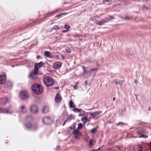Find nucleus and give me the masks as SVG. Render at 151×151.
<instances>
[{
    "instance_id": "338daca9",
    "label": "nucleus",
    "mask_w": 151,
    "mask_h": 151,
    "mask_svg": "<svg viewBox=\"0 0 151 151\" xmlns=\"http://www.w3.org/2000/svg\"><path fill=\"white\" fill-rule=\"evenodd\" d=\"M60 147V146H57L56 147H57V148H59Z\"/></svg>"
},
{
    "instance_id": "aec40b11",
    "label": "nucleus",
    "mask_w": 151,
    "mask_h": 151,
    "mask_svg": "<svg viewBox=\"0 0 151 151\" xmlns=\"http://www.w3.org/2000/svg\"><path fill=\"white\" fill-rule=\"evenodd\" d=\"M21 111L22 112L25 113L27 112V109L24 107V106H22L21 107Z\"/></svg>"
},
{
    "instance_id": "49530a36",
    "label": "nucleus",
    "mask_w": 151,
    "mask_h": 151,
    "mask_svg": "<svg viewBox=\"0 0 151 151\" xmlns=\"http://www.w3.org/2000/svg\"><path fill=\"white\" fill-rule=\"evenodd\" d=\"M87 84V81H85L84 82V85L86 86Z\"/></svg>"
},
{
    "instance_id": "c9c22d12",
    "label": "nucleus",
    "mask_w": 151,
    "mask_h": 151,
    "mask_svg": "<svg viewBox=\"0 0 151 151\" xmlns=\"http://www.w3.org/2000/svg\"><path fill=\"white\" fill-rule=\"evenodd\" d=\"M59 28L60 27L56 25H55L53 27V29H54L55 30L59 29Z\"/></svg>"
},
{
    "instance_id": "c85d7f7f",
    "label": "nucleus",
    "mask_w": 151,
    "mask_h": 151,
    "mask_svg": "<svg viewBox=\"0 0 151 151\" xmlns=\"http://www.w3.org/2000/svg\"><path fill=\"white\" fill-rule=\"evenodd\" d=\"M83 126L82 124L80 123L78 124V127L77 128L78 130H80L82 129L83 127Z\"/></svg>"
},
{
    "instance_id": "6e6d98bb",
    "label": "nucleus",
    "mask_w": 151,
    "mask_h": 151,
    "mask_svg": "<svg viewBox=\"0 0 151 151\" xmlns=\"http://www.w3.org/2000/svg\"><path fill=\"white\" fill-rule=\"evenodd\" d=\"M134 82L136 84H137L138 82L137 80L135 79L134 80Z\"/></svg>"
},
{
    "instance_id": "8fccbe9b",
    "label": "nucleus",
    "mask_w": 151,
    "mask_h": 151,
    "mask_svg": "<svg viewBox=\"0 0 151 151\" xmlns=\"http://www.w3.org/2000/svg\"><path fill=\"white\" fill-rule=\"evenodd\" d=\"M69 129H70L72 130L74 128L72 127V125L71 126L69 127Z\"/></svg>"
},
{
    "instance_id": "864d4df0",
    "label": "nucleus",
    "mask_w": 151,
    "mask_h": 151,
    "mask_svg": "<svg viewBox=\"0 0 151 151\" xmlns=\"http://www.w3.org/2000/svg\"><path fill=\"white\" fill-rule=\"evenodd\" d=\"M75 89H77V87H78V86L77 85H76V86H74L73 87Z\"/></svg>"
},
{
    "instance_id": "bf43d9fd",
    "label": "nucleus",
    "mask_w": 151,
    "mask_h": 151,
    "mask_svg": "<svg viewBox=\"0 0 151 151\" xmlns=\"http://www.w3.org/2000/svg\"><path fill=\"white\" fill-rule=\"evenodd\" d=\"M59 87H55V89H59Z\"/></svg>"
},
{
    "instance_id": "de8ad7c7",
    "label": "nucleus",
    "mask_w": 151,
    "mask_h": 151,
    "mask_svg": "<svg viewBox=\"0 0 151 151\" xmlns=\"http://www.w3.org/2000/svg\"><path fill=\"white\" fill-rule=\"evenodd\" d=\"M137 129V128L135 127L134 126L132 127L131 128H130V130H131V129H134V130H136V129Z\"/></svg>"
},
{
    "instance_id": "37998d69",
    "label": "nucleus",
    "mask_w": 151,
    "mask_h": 151,
    "mask_svg": "<svg viewBox=\"0 0 151 151\" xmlns=\"http://www.w3.org/2000/svg\"><path fill=\"white\" fill-rule=\"evenodd\" d=\"M33 26V25L32 24H29L27 25V27H26V28H28V27H29V26L30 27H31Z\"/></svg>"
},
{
    "instance_id": "0e129e2a",
    "label": "nucleus",
    "mask_w": 151,
    "mask_h": 151,
    "mask_svg": "<svg viewBox=\"0 0 151 151\" xmlns=\"http://www.w3.org/2000/svg\"><path fill=\"white\" fill-rule=\"evenodd\" d=\"M100 149H101V147H100L99 149L96 150V151L99 150Z\"/></svg>"
},
{
    "instance_id": "f257e3e1",
    "label": "nucleus",
    "mask_w": 151,
    "mask_h": 151,
    "mask_svg": "<svg viewBox=\"0 0 151 151\" xmlns=\"http://www.w3.org/2000/svg\"><path fill=\"white\" fill-rule=\"evenodd\" d=\"M44 64V62L43 63L42 61H41L39 63H35L34 69L29 73L28 77L32 80L36 79L37 78V76L38 73L39 69Z\"/></svg>"
},
{
    "instance_id": "393cba45",
    "label": "nucleus",
    "mask_w": 151,
    "mask_h": 151,
    "mask_svg": "<svg viewBox=\"0 0 151 151\" xmlns=\"http://www.w3.org/2000/svg\"><path fill=\"white\" fill-rule=\"evenodd\" d=\"M81 110V109H80L77 108H74L73 111L75 113L80 112Z\"/></svg>"
},
{
    "instance_id": "4be33fe9",
    "label": "nucleus",
    "mask_w": 151,
    "mask_h": 151,
    "mask_svg": "<svg viewBox=\"0 0 151 151\" xmlns=\"http://www.w3.org/2000/svg\"><path fill=\"white\" fill-rule=\"evenodd\" d=\"M75 105L73 102L72 101H70L69 102V107L70 108H74Z\"/></svg>"
},
{
    "instance_id": "4468645a",
    "label": "nucleus",
    "mask_w": 151,
    "mask_h": 151,
    "mask_svg": "<svg viewBox=\"0 0 151 151\" xmlns=\"http://www.w3.org/2000/svg\"><path fill=\"white\" fill-rule=\"evenodd\" d=\"M109 21V20H105L102 19L101 20L99 21L98 23H96V24L99 26H101L108 22Z\"/></svg>"
},
{
    "instance_id": "13d9d810",
    "label": "nucleus",
    "mask_w": 151,
    "mask_h": 151,
    "mask_svg": "<svg viewBox=\"0 0 151 151\" xmlns=\"http://www.w3.org/2000/svg\"><path fill=\"white\" fill-rule=\"evenodd\" d=\"M148 111H150L151 110V108L150 107H149L148 108Z\"/></svg>"
},
{
    "instance_id": "dca6fc26",
    "label": "nucleus",
    "mask_w": 151,
    "mask_h": 151,
    "mask_svg": "<svg viewBox=\"0 0 151 151\" xmlns=\"http://www.w3.org/2000/svg\"><path fill=\"white\" fill-rule=\"evenodd\" d=\"M8 99L6 98H4L1 99V103L2 105H4L8 103Z\"/></svg>"
},
{
    "instance_id": "ea45409f",
    "label": "nucleus",
    "mask_w": 151,
    "mask_h": 151,
    "mask_svg": "<svg viewBox=\"0 0 151 151\" xmlns=\"http://www.w3.org/2000/svg\"><path fill=\"white\" fill-rule=\"evenodd\" d=\"M148 9V7H147L145 5H144V6L143 8V10L145 11V10Z\"/></svg>"
},
{
    "instance_id": "a211bd4d",
    "label": "nucleus",
    "mask_w": 151,
    "mask_h": 151,
    "mask_svg": "<svg viewBox=\"0 0 151 151\" xmlns=\"http://www.w3.org/2000/svg\"><path fill=\"white\" fill-rule=\"evenodd\" d=\"M9 109L8 108L1 109V110H0V112L5 114L8 113H9Z\"/></svg>"
},
{
    "instance_id": "bb28decb",
    "label": "nucleus",
    "mask_w": 151,
    "mask_h": 151,
    "mask_svg": "<svg viewBox=\"0 0 151 151\" xmlns=\"http://www.w3.org/2000/svg\"><path fill=\"white\" fill-rule=\"evenodd\" d=\"M72 114H70L67 117V119L65 120L67 122H68L70 121L72 119Z\"/></svg>"
},
{
    "instance_id": "69168bd1",
    "label": "nucleus",
    "mask_w": 151,
    "mask_h": 151,
    "mask_svg": "<svg viewBox=\"0 0 151 151\" xmlns=\"http://www.w3.org/2000/svg\"><path fill=\"white\" fill-rule=\"evenodd\" d=\"M115 99H116L115 97H114V98H113V100L114 101V100H115Z\"/></svg>"
},
{
    "instance_id": "9b49d317",
    "label": "nucleus",
    "mask_w": 151,
    "mask_h": 151,
    "mask_svg": "<svg viewBox=\"0 0 151 151\" xmlns=\"http://www.w3.org/2000/svg\"><path fill=\"white\" fill-rule=\"evenodd\" d=\"M6 79V76L4 75L0 76V84H3L4 83Z\"/></svg>"
},
{
    "instance_id": "3c124183",
    "label": "nucleus",
    "mask_w": 151,
    "mask_h": 151,
    "mask_svg": "<svg viewBox=\"0 0 151 151\" xmlns=\"http://www.w3.org/2000/svg\"><path fill=\"white\" fill-rule=\"evenodd\" d=\"M55 12H56V11H54L53 12H51L50 13L48 14H50V15H51L52 14L54 13H55Z\"/></svg>"
},
{
    "instance_id": "58836bf2",
    "label": "nucleus",
    "mask_w": 151,
    "mask_h": 151,
    "mask_svg": "<svg viewBox=\"0 0 151 151\" xmlns=\"http://www.w3.org/2000/svg\"><path fill=\"white\" fill-rule=\"evenodd\" d=\"M70 28V26H68L67 24H65L64 25V28L67 29V30H68L69 28Z\"/></svg>"
},
{
    "instance_id": "4c0bfd02",
    "label": "nucleus",
    "mask_w": 151,
    "mask_h": 151,
    "mask_svg": "<svg viewBox=\"0 0 151 151\" xmlns=\"http://www.w3.org/2000/svg\"><path fill=\"white\" fill-rule=\"evenodd\" d=\"M66 51L69 53H70V52H71V50L70 49L69 47H67L66 48Z\"/></svg>"
},
{
    "instance_id": "c03bdc74",
    "label": "nucleus",
    "mask_w": 151,
    "mask_h": 151,
    "mask_svg": "<svg viewBox=\"0 0 151 151\" xmlns=\"http://www.w3.org/2000/svg\"><path fill=\"white\" fill-rule=\"evenodd\" d=\"M76 123L75 122H74L73 124L72 125V127L74 128V129H75V128L76 126Z\"/></svg>"
},
{
    "instance_id": "20e7f679",
    "label": "nucleus",
    "mask_w": 151,
    "mask_h": 151,
    "mask_svg": "<svg viewBox=\"0 0 151 151\" xmlns=\"http://www.w3.org/2000/svg\"><path fill=\"white\" fill-rule=\"evenodd\" d=\"M44 84L47 87L51 86L53 85L54 82L52 78L49 76L45 77L43 80Z\"/></svg>"
},
{
    "instance_id": "09e8293b",
    "label": "nucleus",
    "mask_w": 151,
    "mask_h": 151,
    "mask_svg": "<svg viewBox=\"0 0 151 151\" xmlns=\"http://www.w3.org/2000/svg\"><path fill=\"white\" fill-rule=\"evenodd\" d=\"M138 149V151H143L142 148L141 147H140Z\"/></svg>"
},
{
    "instance_id": "423d86ee",
    "label": "nucleus",
    "mask_w": 151,
    "mask_h": 151,
    "mask_svg": "<svg viewBox=\"0 0 151 151\" xmlns=\"http://www.w3.org/2000/svg\"><path fill=\"white\" fill-rule=\"evenodd\" d=\"M24 126L28 130L32 129L34 130H36L38 128V126L37 124H35L32 125L30 123H28L25 124Z\"/></svg>"
},
{
    "instance_id": "f3484780",
    "label": "nucleus",
    "mask_w": 151,
    "mask_h": 151,
    "mask_svg": "<svg viewBox=\"0 0 151 151\" xmlns=\"http://www.w3.org/2000/svg\"><path fill=\"white\" fill-rule=\"evenodd\" d=\"M44 55L46 57L52 58L53 57L50 55V52L48 51H45L44 53Z\"/></svg>"
},
{
    "instance_id": "e433bc0d",
    "label": "nucleus",
    "mask_w": 151,
    "mask_h": 151,
    "mask_svg": "<svg viewBox=\"0 0 151 151\" xmlns=\"http://www.w3.org/2000/svg\"><path fill=\"white\" fill-rule=\"evenodd\" d=\"M93 141L92 139H90L89 141V146L91 147L92 146L93 143Z\"/></svg>"
},
{
    "instance_id": "412c9836",
    "label": "nucleus",
    "mask_w": 151,
    "mask_h": 151,
    "mask_svg": "<svg viewBox=\"0 0 151 151\" xmlns=\"http://www.w3.org/2000/svg\"><path fill=\"white\" fill-rule=\"evenodd\" d=\"M121 18L126 20H132L133 19V18L132 17H129L128 16H126L125 17H121Z\"/></svg>"
},
{
    "instance_id": "603ef678",
    "label": "nucleus",
    "mask_w": 151,
    "mask_h": 151,
    "mask_svg": "<svg viewBox=\"0 0 151 151\" xmlns=\"http://www.w3.org/2000/svg\"><path fill=\"white\" fill-rule=\"evenodd\" d=\"M68 31V30H63L62 31V32H67Z\"/></svg>"
},
{
    "instance_id": "ddd939ff",
    "label": "nucleus",
    "mask_w": 151,
    "mask_h": 151,
    "mask_svg": "<svg viewBox=\"0 0 151 151\" xmlns=\"http://www.w3.org/2000/svg\"><path fill=\"white\" fill-rule=\"evenodd\" d=\"M61 66V63L60 62H56L53 65V68L54 69H58L60 68Z\"/></svg>"
},
{
    "instance_id": "a878e982",
    "label": "nucleus",
    "mask_w": 151,
    "mask_h": 151,
    "mask_svg": "<svg viewBox=\"0 0 151 151\" xmlns=\"http://www.w3.org/2000/svg\"><path fill=\"white\" fill-rule=\"evenodd\" d=\"M26 119L27 121H31L33 119L32 117L30 115L27 116H26Z\"/></svg>"
},
{
    "instance_id": "c756f323",
    "label": "nucleus",
    "mask_w": 151,
    "mask_h": 151,
    "mask_svg": "<svg viewBox=\"0 0 151 151\" xmlns=\"http://www.w3.org/2000/svg\"><path fill=\"white\" fill-rule=\"evenodd\" d=\"M98 127H96L92 129L91 131V133H95L97 131V130L98 129Z\"/></svg>"
},
{
    "instance_id": "39448f33",
    "label": "nucleus",
    "mask_w": 151,
    "mask_h": 151,
    "mask_svg": "<svg viewBox=\"0 0 151 151\" xmlns=\"http://www.w3.org/2000/svg\"><path fill=\"white\" fill-rule=\"evenodd\" d=\"M137 133L140 135L139 137V138L143 137L145 138H147L148 137V136L145 135V134H147L148 133L146 130L143 128H141L138 129L137 131Z\"/></svg>"
},
{
    "instance_id": "052dcab7",
    "label": "nucleus",
    "mask_w": 151,
    "mask_h": 151,
    "mask_svg": "<svg viewBox=\"0 0 151 151\" xmlns=\"http://www.w3.org/2000/svg\"><path fill=\"white\" fill-rule=\"evenodd\" d=\"M61 14H63V15H64L67 14V13H61Z\"/></svg>"
},
{
    "instance_id": "f8f14e48",
    "label": "nucleus",
    "mask_w": 151,
    "mask_h": 151,
    "mask_svg": "<svg viewBox=\"0 0 151 151\" xmlns=\"http://www.w3.org/2000/svg\"><path fill=\"white\" fill-rule=\"evenodd\" d=\"M4 86L5 87L9 88L12 87V84L10 81H8L5 82Z\"/></svg>"
},
{
    "instance_id": "4d7b16f0",
    "label": "nucleus",
    "mask_w": 151,
    "mask_h": 151,
    "mask_svg": "<svg viewBox=\"0 0 151 151\" xmlns=\"http://www.w3.org/2000/svg\"><path fill=\"white\" fill-rule=\"evenodd\" d=\"M67 122V121L65 120L64 121V122L63 124V126H64V125H65V123H66V122Z\"/></svg>"
},
{
    "instance_id": "f704fd0d",
    "label": "nucleus",
    "mask_w": 151,
    "mask_h": 151,
    "mask_svg": "<svg viewBox=\"0 0 151 151\" xmlns=\"http://www.w3.org/2000/svg\"><path fill=\"white\" fill-rule=\"evenodd\" d=\"M147 144L149 147V151H151V142H150L149 143H147Z\"/></svg>"
},
{
    "instance_id": "6ab92c4d",
    "label": "nucleus",
    "mask_w": 151,
    "mask_h": 151,
    "mask_svg": "<svg viewBox=\"0 0 151 151\" xmlns=\"http://www.w3.org/2000/svg\"><path fill=\"white\" fill-rule=\"evenodd\" d=\"M49 111L48 107L47 106L44 107L42 110V112L43 113L46 114Z\"/></svg>"
},
{
    "instance_id": "680f3d73",
    "label": "nucleus",
    "mask_w": 151,
    "mask_h": 151,
    "mask_svg": "<svg viewBox=\"0 0 151 151\" xmlns=\"http://www.w3.org/2000/svg\"><path fill=\"white\" fill-rule=\"evenodd\" d=\"M54 29H53V27H52L50 30V31L52 32Z\"/></svg>"
},
{
    "instance_id": "5701e85b",
    "label": "nucleus",
    "mask_w": 151,
    "mask_h": 151,
    "mask_svg": "<svg viewBox=\"0 0 151 151\" xmlns=\"http://www.w3.org/2000/svg\"><path fill=\"white\" fill-rule=\"evenodd\" d=\"M100 114L99 112H94V115L93 116V119H97L96 117L99 116V115Z\"/></svg>"
},
{
    "instance_id": "e2e57ef3",
    "label": "nucleus",
    "mask_w": 151,
    "mask_h": 151,
    "mask_svg": "<svg viewBox=\"0 0 151 151\" xmlns=\"http://www.w3.org/2000/svg\"><path fill=\"white\" fill-rule=\"evenodd\" d=\"M58 55H57L55 57V58H58Z\"/></svg>"
},
{
    "instance_id": "79ce46f5",
    "label": "nucleus",
    "mask_w": 151,
    "mask_h": 151,
    "mask_svg": "<svg viewBox=\"0 0 151 151\" xmlns=\"http://www.w3.org/2000/svg\"><path fill=\"white\" fill-rule=\"evenodd\" d=\"M112 0H104L103 2L104 3L107 2H111Z\"/></svg>"
},
{
    "instance_id": "5fc2aeb1",
    "label": "nucleus",
    "mask_w": 151,
    "mask_h": 151,
    "mask_svg": "<svg viewBox=\"0 0 151 151\" xmlns=\"http://www.w3.org/2000/svg\"><path fill=\"white\" fill-rule=\"evenodd\" d=\"M36 58L37 60H39L40 58V56L39 55H37V56Z\"/></svg>"
},
{
    "instance_id": "2eb2a0df",
    "label": "nucleus",
    "mask_w": 151,
    "mask_h": 151,
    "mask_svg": "<svg viewBox=\"0 0 151 151\" xmlns=\"http://www.w3.org/2000/svg\"><path fill=\"white\" fill-rule=\"evenodd\" d=\"M79 130H78L77 129H74L73 132V134L74 135L78 136L81 134V132L79 131Z\"/></svg>"
},
{
    "instance_id": "cd10ccee",
    "label": "nucleus",
    "mask_w": 151,
    "mask_h": 151,
    "mask_svg": "<svg viewBox=\"0 0 151 151\" xmlns=\"http://www.w3.org/2000/svg\"><path fill=\"white\" fill-rule=\"evenodd\" d=\"M63 14L60 13L59 14L56 15L55 17V19L56 20L60 18L63 16Z\"/></svg>"
},
{
    "instance_id": "7c9ffc66",
    "label": "nucleus",
    "mask_w": 151,
    "mask_h": 151,
    "mask_svg": "<svg viewBox=\"0 0 151 151\" xmlns=\"http://www.w3.org/2000/svg\"><path fill=\"white\" fill-rule=\"evenodd\" d=\"M81 121L83 122H86L88 120V119L86 117L84 116L82 117L81 119Z\"/></svg>"
},
{
    "instance_id": "a19ab883",
    "label": "nucleus",
    "mask_w": 151,
    "mask_h": 151,
    "mask_svg": "<svg viewBox=\"0 0 151 151\" xmlns=\"http://www.w3.org/2000/svg\"><path fill=\"white\" fill-rule=\"evenodd\" d=\"M82 68L83 69V74H84L85 73H86V69H85V67L84 66H81Z\"/></svg>"
},
{
    "instance_id": "6e6552de",
    "label": "nucleus",
    "mask_w": 151,
    "mask_h": 151,
    "mask_svg": "<svg viewBox=\"0 0 151 151\" xmlns=\"http://www.w3.org/2000/svg\"><path fill=\"white\" fill-rule=\"evenodd\" d=\"M19 96L22 99H26L28 97V93L26 91L24 90L20 92Z\"/></svg>"
},
{
    "instance_id": "a18cd8bd",
    "label": "nucleus",
    "mask_w": 151,
    "mask_h": 151,
    "mask_svg": "<svg viewBox=\"0 0 151 151\" xmlns=\"http://www.w3.org/2000/svg\"><path fill=\"white\" fill-rule=\"evenodd\" d=\"M89 114L93 117V116L94 115V112H89Z\"/></svg>"
},
{
    "instance_id": "2f4dec72",
    "label": "nucleus",
    "mask_w": 151,
    "mask_h": 151,
    "mask_svg": "<svg viewBox=\"0 0 151 151\" xmlns=\"http://www.w3.org/2000/svg\"><path fill=\"white\" fill-rule=\"evenodd\" d=\"M124 125H126V124L122 122H119L116 125L117 126H121L122 127Z\"/></svg>"
},
{
    "instance_id": "f03ea898",
    "label": "nucleus",
    "mask_w": 151,
    "mask_h": 151,
    "mask_svg": "<svg viewBox=\"0 0 151 151\" xmlns=\"http://www.w3.org/2000/svg\"><path fill=\"white\" fill-rule=\"evenodd\" d=\"M31 89L34 93L38 94H41L43 91L41 86L37 83L33 84L32 86Z\"/></svg>"
},
{
    "instance_id": "7ed1b4c3",
    "label": "nucleus",
    "mask_w": 151,
    "mask_h": 151,
    "mask_svg": "<svg viewBox=\"0 0 151 151\" xmlns=\"http://www.w3.org/2000/svg\"><path fill=\"white\" fill-rule=\"evenodd\" d=\"M90 65L92 67L94 68L90 69L89 72L91 73L93 71H95L97 70L100 67V64L96 60L92 61L90 63Z\"/></svg>"
},
{
    "instance_id": "72a5a7b5",
    "label": "nucleus",
    "mask_w": 151,
    "mask_h": 151,
    "mask_svg": "<svg viewBox=\"0 0 151 151\" xmlns=\"http://www.w3.org/2000/svg\"><path fill=\"white\" fill-rule=\"evenodd\" d=\"M68 115L67 112L66 111H64L62 114V116L64 117H65Z\"/></svg>"
},
{
    "instance_id": "0eeeda50",
    "label": "nucleus",
    "mask_w": 151,
    "mask_h": 151,
    "mask_svg": "<svg viewBox=\"0 0 151 151\" xmlns=\"http://www.w3.org/2000/svg\"><path fill=\"white\" fill-rule=\"evenodd\" d=\"M42 122L43 124L49 125L52 123V122L50 118L48 116H47L43 119Z\"/></svg>"
},
{
    "instance_id": "1a4fd4ad",
    "label": "nucleus",
    "mask_w": 151,
    "mask_h": 151,
    "mask_svg": "<svg viewBox=\"0 0 151 151\" xmlns=\"http://www.w3.org/2000/svg\"><path fill=\"white\" fill-rule=\"evenodd\" d=\"M30 110L32 113H36L38 111V108L36 105H33L30 106Z\"/></svg>"
},
{
    "instance_id": "473e14b6",
    "label": "nucleus",
    "mask_w": 151,
    "mask_h": 151,
    "mask_svg": "<svg viewBox=\"0 0 151 151\" xmlns=\"http://www.w3.org/2000/svg\"><path fill=\"white\" fill-rule=\"evenodd\" d=\"M80 114H78L79 116L83 115L85 114V111H84L82 110V109L81 111H80Z\"/></svg>"
},
{
    "instance_id": "774afa93",
    "label": "nucleus",
    "mask_w": 151,
    "mask_h": 151,
    "mask_svg": "<svg viewBox=\"0 0 151 151\" xmlns=\"http://www.w3.org/2000/svg\"><path fill=\"white\" fill-rule=\"evenodd\" d=\"M24 28L23 27L22 28H19V29H24Z\"/></svg>"
},
{
    "instance_id": "9d476101",
    "label": "nucleus",
    "mask_w": 151,
    "mask_h": 151,
    "mask_svg": "<svg viewBox=\"0 0 151 151\" xmlns=\"http://www.w3.org/2000/svg\"><path fill=\"white\" fill-rule=\"evenodd\" d=\"M55 100L56 103H59L61 101L62 98L59 93H57L55 97Z\"/></svg>"
},
{
    "instance_id": "b1692460",
    "label": "nucleus",
    "mask_w": 151,
    "mask_h": 151,
    "mask_svg": "<svg viewBox=\"0 0 151 151\" xmlns=\"http://www.w3.org/2000/svg\"><path fill=\"white\" fill-rule=\"evenodd\" d=\"M115 84L116 85L119 84V85H122L124 83V81H119L118 82L117 80H116L115 81Z\"/></svg>"
}]
</instances>
